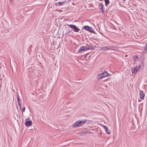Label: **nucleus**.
Instances as JSON below:
<instances>
[{"label":"nucleus","mask_w":147,"mask_h":147,"mask_svg":"<svg viewBox=\"0 0 147 147\" xmlns=\"http://www.w3.org/2000/svg\"><path fill=\"white\" fill-rule=\"evenodd\" d=\"M102 73L104 75L103 76L104 77L108 76L109 75V74L107 72L105 71L104 72Z\"/></svg>","instance_id":"nucleus-14"},{"label":"nucleus","mask_w":147,"mask_h":147,"mask_svg":"<svg viewBox=\"0 0 147 147\" xmlns=\"http://www.w3.org/2000/svg\"><path fill=\"white\" fill-rule=\"evenodd\" d=\"M67 25L71 28L74 32H77L80 29L74 25L69 24Z\"/></svg>","instance_id":"nucleus-1"},{"label":"nucleus","mask_w":147,"mask_h":147,"mask_svg":"<svg viewBox=\"0 0 147 147\" xmlns=\"http://www.w3.org/2000/svg\"><path fill=\"white\" fill-rule=\"evenodd\" d=\"M105 1L106 5L109 4V0H105Z\"/></svg>","instance_id":"nucleus-17"},{"label":"nucleus","mask_w":147,"mask_h":147,"mask_svg":"<svg viewBox=\"0 0 147 147\" xmlns=\"http://www.w3.org/2000/svg\"><path fill=\"white\" fill-rule=\"evenodd\" d=\"M100 1H101L102 0H100Z\"/></svg>","instance_id":"nucleus-29"},{"label":"nucleus","mask_w":147,"mask_h":147,"mask_svg":"<svg viewBox=\"0 0 147 147\" xmlns=\"http://www.w3.org/2000/svg\"><path fill=\"white\" fill-rule=\"evenodd\" d=\"M65 3L64 2H59L58 3H57L55 5L57 6H60L61 5L63 4H64Z\"/></svg>","instance_id":"nucleus-12"},{"label":"nucleus","mask_w":147,"mask_h":147,"mask_svg":"<svg viewBox=\"0 0 147 147\" xmlns=\"http://www.w3.org/2000/svg\"><path fill=\"white\" fill-rule=\"evenodd\" d=\"M139 102H140V100H139Z\"/></svg>","instance_id":"nucleus-28"},{"label":"nucleus","mask_w":147,"mask_h":147,"mask_svg":"<svg viewBox=\"0 0 147 147\" xmlns=\"http://www.w3.org/2000/svg\"><path fill=\"white\" fill-rule=\"evenodd\" d=\"M85 48V50H88V49H87V48L86 47H84Z\"/></svg>","instance_id":"nucleus-24"},{"label":"nucleus","mask_w":147,"mask_h":147,"mask_svg":"<svg viewBox=\"0 0 147 147\" xmlns=\"http://www.w3.org/2000/svg\"><path fill=\"white\" fill-rule=\"evenodd\" d=\"M87 120L86 119L84 120H80V121L81 123V126L82 125H84L85 123H86V122L87 121Z\"/></svg>","instance_id":"nucleus-9"},{"label":"nucleus","mask_w":147,"mask_h":147,"mask_svg":"<svg viewBox=\"0 0 147 147\" xmlns=\"http://www.w3.org/2000/svg\"><path fill=\"white\" fill-rule=\"evenodd\" d=\"M144 49L145 50H147V42L144 47Z\"/></svg>","instance_id":"nucleus-19"},{"label":"nucleus","mask_w":147,"mask_h":147,"mask_svg":"<svg viewBox=\"0 0 147 147\" xmlns=\"http://www.w3.org/2000/svg\"><path fill=\"white\" fill-rule=\"evenodd\" d=\"M140 97L142 100H143L144 97V94L143 91L140 90Z\"/></svg>","instance_id":"nucleus-6"},{"label":"nucleus","mask_w":147,"mask_h":147,"mask_svg":"<svg viewBox=\"0 0 147 147\" xmlns=\"http://www.w3.org/2000/svg\"><path fill=\"white\" fill-rule=\"evenodd\" d=\"M18 105L19 106V107H20V110H21V105Z\"/></svg>","instance_id":"nucleus-22"},{"label":"nucleus","mask_w":147,"mask_h":147,"mask_svg":"<svg viewBox=\"0 0 147 147\" xmlns=\"http://www.w3.org/2000/svg\"><path fill=\"white\" fill-rule=\"evenodd\" d=\"M84 50V47L83 46H82V47H80V49L78 50V52H80Z\"/></svg>","instance_id":"nucleus-15"},{"label":"nucleus","mask_w":147,"mask_h":147,"mask_svg":"<svg viewBox=\"0 0 147 147\" xmlns=\"http://www.w3.org/2000/svg\"><path fill=\"white\" fill-rule=\"evenodd\" d=\"M99 7L100 8V9H101L102 11H101V12L103 13L104 12V8L103 7V6L101 4H100L99 5Z\"/></svg>","instance_id":"nucleus-10"},{"label":"nucleus","mask_w":147,"mask_h":147,"mask_svg":"<svg viewBox=\"0 0 147 147\" xmlns=\"http://www.w3.org/2000/svg\"><path fill=\"white\" fill-rule=\"evenodd\" d=\"M9 2H10L11 3L12 2L13 0H9Z\"/></svg>","instance_id":"nucleus-25"},{"label":"nucleus","mask_w":147,"mask_h":147,"mask_svg":"<svg viewBox=\"0 0 147 147\" xmlns=\"http://www.w3.org/2000/svg\"><path fill=\"white\" fill-rule=\"evenodd\" d=\"M115 47H109V50H113L115 51H117V49H115Z\"/></svg>","instance_id":"nucleus-11"},{"label":"nucleus","mask_w":147,"mask_h":147,"mask_svg":"<svg viewBox=\"0 0 147 147\" xmlns=\"http://www.w3.org/2000/svg\"><path fill=\"white\" fill-rule=\"evenodd\" d=\"M69 32H70V31H69V32Z\"/></svg>","instance_id":"nucleus-27"},{"label":"nucleus","mask_w":147,"mask_h":147,"mask_svg":"<svg viewBox=\"0 0 147 147\" xmlns=\"http://www.w3.org/2000/svg\"><path fill=\"white\" fill-rule=\"evenodd\" d=\"M109 47H102L100 48V49L103 51H105L107 50L109 51Z\"/></svg>","instance_id":"nucleus-8"},{"label":"nucleus","mask_w":147,"mask_h":147,"mask_svg":"<svg viewBox=\"0 0 147 147\" xmlns=\"http://www.w3.org/2000/svg\"><path fill=\"white\" fill-rule=\"evenodd\" d=\"M80 120L77 121L73 125V127H79L81 126Z\"/></svg>","instance_id":"nucleus-3"},{"label":"nucleus","mask_w":147,"mask_h":147,"mask_svg":"<svg viewBox=\"0 0 147 147\" xmlns=\"http://www.w3.org/2000/svg\"><path fill=\"white\" fill-rule=\"evenodd\" d=\"M25 107H24V108L23 109V110H22V111L23 112H25Z\"/></svg>","instance_id":"nucleus-21"},{"label":"nucleus","mask_w":147,"mask_h":147,"mask_svg":"<svg viewBox=\"0 0 147 147\" xmlns=\"http://www.w3.org/2000/svg\"><path fill=\"white\" fill-rule=\"evenodd\" d=\"M103 73L97 74V77L98 79H99L104 78Z\"/></svg>","instance_id":"nucleus-7"},{"label":"nucleus","mask_w":147,"mask_h":147,"mask_svg":"<svg viewBox=\"0 0 147 147\" xmlns=\"http://www.w3.org/2000/svg\"><path fill=\"white\" fill-rule=\"evenodd\" d=\"M125 0H123V1L124 2V1H125Z\"/></svg>","instance_id":"nucleus-26"},{"label":"nucleus","mask_w":147,"mask_h":147,"mask_svg":"<svg viewBox=\"0 0 147 147\" xmlns=\"http://www.w3.org/2000/svg\"><path fill=\"white\" fill-rule=\"evenodd\" d=\"M17 100H18V105H21V102L20 101L21 100V99H20L19 97V96H18L17 97Z\"/></svg>","instance_id":"nucleus-16"},{"label":"nucleus","mask_w":147,"mask_h":147,"mask_svg":"<svg viewBox=\"0 0 147 147\" xmlns=\"http://www.w3.org/2000/svg\"><path fill=\"white\" fill-rule=\"evenodd\" d=\"M32 124V122L31 121H26L25 123V125L26 126H30Z\"/></svg>","instance_id":"nucleus-5"},{"label":"nucleus","mask_w":147,"mask_h":147,"mask_svg":"<svg viewBox=\"0 0 147 147\" xmlns=\"http://www.w3.org/2000/svg\"><path fill=\"white\" fill-rule=\"evenodd\" d=\"M83 28L85 30H87L91 33H94L95 32L94 31V30L91 27H90L88 26H84Z\"/></svg>","instance_id":"nucleus-2"},{"label":"nucleus","mask_w":147,"mask_h":147,"mask_svg":"<svg viewBox=\"0 0 147 147\" xmlns=\"http://www.w3.org/2000/svg\"><path fill=\"white\" fill-rule=\"evenodd\" d=\"M94 48V47L92 46H90L88 47L87 48V49L88 50H90V49H93Z\"/></svg>","instance_id":"nucleus-18"},{"label":"nucleus","mask_w":147,"mask_h":147,"mask_svg":"<svg viewBox=\"0 0 147 147\" xmlns=\"http://www.w3.org/2000/svg\"><path fill=\"white\" fill-rule=\"evenodd\" d=\"M136 59H138V56H136V58H134V59L135 61H136Z\"/></svg>","instance_id":"nucleus-20"},{"label":"nucleus","mask_w":147,"mask_h":147,"mask_svg":"<svg viewBox=\"0 0 147 147\" xmlns=\"http://www.w3.org/2000/svg\"><path fill=\"white\" fill-rule=\"evenodd\" d=\"M69 0H64V1H63V2H64L65 3L66 2H67Z\"/></svg>","instance_id":"nucleus-23"},{"label":"nucleus","mask_w":147,"mask_h":147,"mask_svg":"<svg viewBox=\"0 0 147 147\" xmlns=\"http://www.w3.org/2000/svg\"><path fill=\"white\" fill-rule=\"evenodd\" d=\"M104 127L105 130L106 131V132H107V133L108 134H110L111 133V132L109 131H108L109 130V129L106 126H104Z\"/></svg>","instance_id":"nucleus-13"},{"label":"nucleus","mask_w":147,"mask_h":147,"mask_svg":"<svg viewBox=\"0 0 147 147\" xmlns=\"http://www.w3.org/2000/svg\"><path fill=\"white\" fill-rule=\"evenodd\" d=\"M141 66L140 65L139 68L138 67H136L134 69H131V71L132 73H135V74L136 73V72H137L139 69L140 67Z\"/></svg>","instance_id":"nucleus-4"}]
</instances>
